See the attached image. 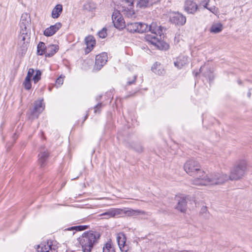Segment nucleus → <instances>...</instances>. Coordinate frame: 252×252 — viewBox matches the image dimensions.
I'll return each mask as SVG.
<instances>
[{
  "mask_svg": "<svg viewBox=\"0 0 252 252\" xmlns=\"http://www.w3.org/2000/svg\"><path fill=\"white\" fill-rule=\"evenodd\" d=\"M184 8L188 13L194 14L197 9V5L194 1L187 0L185 2Z\"/></svg>",
  "mask_w": 252,
  "mask_h": 252,
  "instance_id": "12",
  "label": "nucleus"
},
{
  "mask_svg": "<svg viewBox=\"0 0 252 252\" xmlns=\"http://www.w3.org/2000/svg\"><path fill=\"white\" fill-rule=\"evenodd\" d=\"M99 237L100 235L98 232L90 231L84 232L79 237L78 240L82 246L83 252H91Z\"/></svg>",
  "mask_w": 252,
  "mask_h": 252,
  "instance_id": "5",
  "label": "nucleus"
},
{
  "mask_svg": "<svg viewBox=\"0 0 252 252\" xmlns=\"http://www.w3.org/2000/svg\"><path fill=\"white\" fill-rule=\"evenodd\" d=\"M44 109V105L43 103V100L36 101L34 103V108L32 112V115L34 118H37L39 114L42 112Z\"/></svg>",
  "mask_w": 252,
  "mask_h": 252,
  "instance_id": "13",
  "label": "nucleus"
},
{
  "mask_svg": "<svg viewBox=\"0 0 252 252\" xmlns=\"http://www.w3.org/2000/svg\"><path fill=\"white\" fill-rule=\"evenodd\" d=\"M87 116H88L87 115L86 116L85 119L87 118Z\"/></svg>",
  "mask_w": 252,
  "mask_h": 252,
  "instance_id": "43",
  "label": "nucleus"
},
{
  "mask_svg": "<svg viewBox=\"0 0 252 252\" xmlns=\"http://www.w3.org/2000/svg\"><path fill=\"white\" fill-rule=\"evenodd\" d=\"M30 41V30H21L18 36V53L23 56L27 51Z\"/></svg>",
  "mask_w": 252,
  "mask_h": 252,
  "instance_id": "6",
  "label": "nucleus"
},
{
  "mask_svg": "<svg viewBox=\"0 0 252 252\" xmlns=\"http://www.w3.org/2000/svg\"><path fill=\"white\" fill-rule=\"evenodd\" d=\"M47 47L45 46V44L43 42H40L37 45V54L38 55H42L43 54L46 55Z\"/></svg>",
  "mask_w": 252,
  "mask_h": 252,
  "instance_id": "23",
  "label": "nucleus"
},
{
  "mask_svg": "<svg viewBox=\"0 0 252 252\" xmlns=\"http://www.w3.org/2000/svg\"><path fill=\"white\" fill-rule=\"evenodd\" d=\"M187 201L185 198L181 197L178 200L176 209L181 212H185L186 210Z\"/></svg>",
  "mask_w": 252,
  "mask_h": 252,
  "instance_id": "22",
  "label": "nucleus"
},
{
  "mask_svg": "<svg viewBox=\"0 0 252 252\" xmlns=\"http://www.w3.org/2000/svg\"><path fill=\"white\" fill-rule=\"evenodd\" d=\"M208 10L215 14H216L218 12V8L215 6L209 7Z\"/></svg>",
  "mask_w": 252,
  "mask_h": 252,
  "instance_id": "36",
  "label": "nucleus"
},
{
  "mask_svg": "<svg viewBox=\"0 0 252 252\" xmlns=\"http://www.w3.org/2000/svg\"><path fill=\"white\" fill-rule=\"evenodd\" d=\"M179 35H178V36H175V42H176L177 43L179 42Z\"/></svg>",
  "mask_w": 252,
  "mask_h": 252,
  "instance_id": "40",
  "label": "nucleus"
},
{
  "mask_svg": "<svg viewBox=\"0 0 252 252\" xmlns=\"http://www.w3.org/2000/svg\"><path fill=\"white\" fill-rule=\"evenodd\" d=\"M122 213V210L120 209L111 208L105 212L101 214L99 216L104 217L105 219H108L110 218L115 217L120 215Z\"/></svg>",
  "mask_w": 252,
  "mask_h": 252,
  "instance_id": "10",
  "label": "nucleus"
},
{
  "mask_svg": "<svg viewBox=\"0 0 252 252\" xmlns=\"http://www.w3.org/2000/svg\"><path fill=\"white\" fill-rule=\"evenodd\" d=\"M85 42L87 45L86 53H89L93 49L95 44V40L94 36L89 35L86 37Z\"/></svg>",
  "mask_w": 252,
  "mask_h": 252,
  "instance_id": "16",
  "label": "nucleus"
},
{
  "mask_svg": "<svg viewBox=\"0 0 252 252\" xmlns=\"http://www.w3.org/2000/svg\"><path fill=\"white\" fill-rule=\"evenodd\" d=\"M57 247L52 241L41 243L37 247L38 252H57Z\"/></svg>",
  "mask_w": 252,
  "mask_h": 252,
  "instance_id": "7",
  "label": "nucleus"
},
{
  "mask_svg": "<svg viewBox=\"0 0 252 252\" xmlns=\"http://www.w3.org/2000/svg\"><path fill=\"white\" fill-rule=\"evenodd\" d=\"M102 107V104L101 103H98L94 106V111L95 113H99L100 112V109Z\"/></svg>",
  "mask_w": 252,
  "mask_h": 252,
  "instance_id": "34",
  "label": "nucleus"
},
{
  "mask_svg": "<svg viewBox=\"0 0 252 252\" xmlns=\"http://www.w3.org/2000/svg\"><path fill=\"white\" fill-rule=\"evenodd\" d=\"M132 148L137 152L140 153L143 151V147L140 144H136Z\"/></svg>",
  "mask_w": 252,
  "mask_h": 252,
  "instance_id": "31",
  "label": "nucleus"
},
{
  "mask_svg": "<svg viewBox=\"0 0 252 252\" xmlns=\"http://www.w3.org/2000/svg\"><path fill=\"white\" fill-rule=\"evenodd\" d=\"M247 95H248V97L249 98H250L251 97V93L250 92V91H249V92L247 94Z\"/></svg>",
  "mask_w": 252,
  "mask_h": 252,
  "instance_id": "41",
  "label": "nucleus"
},
{
  "mask_svg": "<svg viewBox=\"0 0 252 252\" xmlns=\"http://www.w3.org/2000/svg\"><path fill=\"white\" fill-rule=\"evenodd\" d=\"M222 30V26L220 24L213 25L211 28L210 32L213 33H219Z\"/></svg>",
  "mask_w": 252,
  "mask_h": 252,
  "instance_id": "26",
  "label": "nucleus"
},
{
  "mask_svg": "<svg viewBox=\"0 0 252 252\" xmlns=\"http://www.w3.org/2000/svg\"><path fill=\"white\" fill-rule=\"evenodd\" d=\"M59 50L58 46L56 45L51 44L47 47L46 57H51L53 56Z\"/></svg>",
  "mask_w": 252,
  "mask_h": 252,
  "instance_id": "20",
  "label": "nucleus"
},
{
  "mask_svg": "<svg viewBox=\"0 0 252 252\" xmlns=\"http://www.w3.org/2000/svg\"><path fill=\"white\" fill-rule=\"evenodd\" d=\"M126 213L128 216H135L140 215H147V213L146 212L140 210H133L129 209L126 211Z\"/></svg>",
  "mask_w": 252,
  "mask_h": 252,
  "instance_id": "24",
  "label": "nucleus"
},
{
  "mask_svg": "<svg viewBox=\"0 0 252 252\" xmlns=\"http://www.w3.org/2000/svg\"><path fill=\"white\" fill-rule=\"evenodd\" d=\"M188 58L186 56H180L177 61L174 62V65L178 68H181L184 65L187 63Z\"/></svg>",
  "mask_w": 252,
  "mask_h": 252,
  "instance_id": "21",
  "label": "nucleus"
},
{
  "mask_svg": "<svg viewBox=\"0 0 252 252\" xmlns=\"http://www.w3.org/2000/svg\"><path fill=\"white\" fill-rule=\"evenodd\" d=\"M88 228V226L87 225H78L71 227L70 228H68V230H75L76 231H82L85 230Z\"/></svg>",
  "mask_w": 252,
  "mask_h": 252,
  "instance_id": "28",
  "label": "nucleus"
},
{
  "mask_svg": "<svg viewBox=\"0 0 252 252\" xmlns=\"http://www.w3.org/2000/svg\"><path fill=\"white\" fill-rule=\"evenodd\" d=\"M63 77L62 76H60L57 80H56V85L57 86H60L63 84Z\"/></svg>",
  "mask_w": 252,
  "mask_h": 252,
  "instance_id": "35",
  "label": "nucleus"
},
{
  "mask_svg": "<svg viewBox=\"0 0 252 252\" xmlns=\"http://www.w3.org/2000/svg\"><path fill=\"white\" fill-rule=\"evenodd\" d=\"M63 12V5L61 4H57L53 9L51 16L54 19L58 18Z\"/></svg>",
  "mask_w": 252,
  "mask_h": 252,
  "instance_id": "19",
  "label": "nucleus"
},
{
  "mask_svg": "<svg viewBox=\"0 0 252 252\" xmlns=\"http://www.w3.org/2000/svg\"><path fill=\"white\" fill-rule=\"evenodd\" d=\"M133 0H120L117 4V8L112 15L114 26L117 29H123L126 27L125 21L121 13L128 18L134 17V11L132 9Z\"/></svg>",
  "mask_w": 252,
  "mask_h": 252,
  "instance_id": "3",
  "label": "nucleus"
},
{
  "mask_svg": "<svg viewBox=\"0 0 252 252\" xmlns=\"http://www.w3.org/2000/svg\"><path fill=\"white\" fill-rule=\"evenodd\" d=\"M159 67L160 63L157 62L153 65L152 67V70L156 74H161L162 73V71H163V70H161L160 68L158 69V68Z\"/></svg>",
  "mask_w": 252,
  "mask_h": 252,
  "instance_id": "27",
  "label": "nucleus"
},
{
  "mask_svg": "<svg viewBox=\"0 0 252 252\" xmlns=\"http://www.w3.org/2000/svg\"><path fill=\"white\" fill-rule=\"evenodd\" d=\"M184 168L187 173L194 176L191 181L193 185L199 186L214 185L215 172L206 174L200 169L199 163L194 159L188 160Z\"/></svg>",
  "mask_w": 252,
  "mask_h": 252,
  "instance_id": "2",
  "label": "nucleus"
},
{
  "mask_svg": "<svg viewBox=\"0 0 252 252\" xmlns=\"http://www.w3.org/2000/svg\"><path fill=\"white\" fill-rule=\"evenodd\" d=\"M107 59V54L106 53H102L97 55L95 57V63L94 69L96 71L99 70L106 63Z\"/></svg>",
  "mask_w": 252,
  "mask_h": 252,
  "instance_id": "9",
  "label": "nucleus"
},
{
  "mask_svg": "<svg viewBox=\"0 0 252 252\" xmlns=\"http://www.w3.org/2000/svg\"><path fill=\"white\" fill-rule=\"evenodd\" d=\"M102 252H115L111 241H108L104 245Z\"/></svg>",
  "mask_w": 252,
  "mask_h": 252,
  "instance_id": "25",
  "label": "nucleus"
},
{
  "mask_svg": "<svg viewBox=\"0 0 252 252\" xmlns=\"http://www.w3.org/2000/svg\"><path fill=\"white\" fill-rule=\"evenodd\" d=\"M160 0H139L137 6L140 8L148 7L158 2Z\"/></svg>",
  "mask_w": 252,
  "mask_h": 252,
  "instance_id": "18",
  "label": "nucleus"
},
{
  "mask_svg": "<svg viewBox=\"0 0 252 252\" xmlns=\"http://www.w3.org/2000/svg\"><path fill=\"white\" fill-rule=\"evenodd\" d=\"M41 73L40 71L37 70L36 72V74L34 75V76L33 77V80L35 83L37 82L40 79V76H41Z\"/></svg>",
  "mask_w": 252,
  "mask_h": 252,
  "instance_id": "30",
  "label": "nucleus"
},
{
  "mask_svg": "<svg viewBox=\"0 0 252 252\" xmlns=\"http://www.w3.org/2000/svg\"><path fill=\"white\" fill-rule=\"evenodd\" d=\"M31 78H32V77H30L28 75H27V76H26L25 80L31 81Z\"/></svg>",
  "mask_w": 252,
  "mask_h": 252,
  "instance_id": "39",
  "label": "nucleus"
},
{
  "mask_svg": "<svg viewBox=\"0 0 252 252\" xmlns=\"http://www.w3.org/2000/svg\"><path fill=\"white\" fill-rule=\"evenodd\" d=\"M23 85L25 89L29 90L31 88V81L25 80L23 82Z\"/></svg>",
  "mask_w": 252,
  "mask_h": 252,
  "instance_id": "32",
  "label": "nucleus"
},
{
  "mask_svg": "<svg viewBox=\"0 0 252 252\" xmlns=\"http://www.w3.org/2000/svg\"><path fill=\"white\" fill-rule=\"evenodd\" d=\"M197 74H198V73H197V72H196V73H195V76H196V75H197Z\"/></svg>",
  "mask_w": 252,
  "mask_h": 252,
  "instance_id": "42",
  "label": "nucleus"
},
{
  "mask_svg": "<svg viewBox=\"0 0 252 252\" xmlns=\"http://www.w3.org/2000/svg\"><path fill=\"white\" fill-rule=\"evenodd\" d=\"M247 170L246 161H240L231 169L229 176L222 172H215L214 185H222L229 180H238L244 176Z\"/></svg>",
  "mask_w": 252,
  "mask_h": 252,
  "instance_id": "4",
  "label": "nucleus"
},
{
  "mask_svg": "<svg viewBox=\"0 0 252 252\" xmlns=\"http://www.w3.org/2000/svg\"><path fill=\"white\" fill-rule=\"evenodd\" d=\"M49 153L48 151L43 150H41L40 153L38 155V162L41 167L44 166L47 159L48 157Z\"/></svg>",
  "mask_w": 252,
  "mask_h": 252,
  "instance_id": "17",
  "label": "nucleus"
},
{
  "mask_svg": "<svg viewBox=\"0 0 252 252\" xmlns=\"http://www.w3.org/2000/svg\"><path fill=\"white\" fill-rule=\"evenodd\" d=\"M34 72V69L33 68H30L28 71L27 75L30 76V77H32Z\"/></svg>",
  "mask_w": 252,
  "mask_h": 252,
  "instance_id": "37",
  "label": "nucleus"
},
{
  "mask_svg": "<svg viewBox=\"0 0 252 252\" xmlns=\"http://www.w3.org/2000/svg\"><path fill=\"white\" fill-rule=\"evenodd\" d=\"M107 30L106 28H103L98 32V35L99 37L104 38L107 36Z\"/></svg>",
  "mask_w": 252,
  "mask_h": 252,
  "instance_id": "29",
  "label": "nucleus"
},
{
  "mask_svg": "<svg viewBox=\"0 0 252 252\" xmlns=\"http://www.w3.org/2000/svg\"><path fill=\"white\" fill-rule=\"evenodd\" d=\"M170 20L172 23L179 26L184 25L186 22V17L182 14L177 13H175L170 17Z\"/></svg>",
  "mask_w": 252,
  "mask_h": 252,
  "instance_id": "11",
  "label": "nucleus"
},
{
  "mask_svg": "<svg viewBox=\"0 0 252 252\" xmlns=\"http://www.w3.org/2000/svg\"><path fill=\"white\" fill-rule=\"evenodd\" d=\"M30 16L26 13L23 14L20 22L21 30H30Z\"/></svg>",
  "mask_w": 252,
  "mask_h": 252,
  "instance_id": "15",
  "label": "nucleus"
},
{
  "mask_svg": "<svg viewBox=\"0 0 252 252\" xmlns=\"http://www.w3.org/2000/svg\"><path fill=\"white\" fill-rule=\"evenodd\" d=\"M136 78V76H133V79L131 81H128L127 82V85H130L134 83L135 81Z\"/></svg>",
  "mask_w": 252,
  "mask_h": 252,
  "instance_id": "38",
  "label": "nucleus"
},
{
  "mask_svg": "<svg viewBox=\"0 0 252 252\" xmlns=\"http://www.w3.org/2000/svg\"><path fill=\"white\" fill-rule=\"evenodd\" d=\"M210 2V0H203L201 1L200 4L202 5L204 8H206L208 9L209 7V3Z\"/></svg>",
  "mask_w": 252,
  "mask_h": 252,
  "instance_id": "33",
  "label": "nucleus"
},
{
  "mask_svg": "<svg viewBox=\"0 0 252 252\" xmlns=\"http://www.w3.org/2000/svg\"><path fill=\"white\" fill-rule=\"evenodd\" d=\"M61 27L62 24L61 23H57L55 25L46 28L43 32V34L46 36H52L61 28Z\"/></svg>",
  "mask_w": 252,
  "mask_h": 252,
  "instance_id": "14",
  "label": "nucleus"
},
{
  "mask_svg": "<svg viewBox=\"0 0 252 252\" xmlns=\"http://www.w3.org/2000/svg\"><path fill=\"white\" fill-rule=\"evenodd\" d=\"M126 237L123 233H119L117 235V241L120 250L123 252H127L130 247L126 243Z\"/></svg>",
  "mask_w": 252,
  "mask_h": 252,
  "instance_id": "8",
  "label": "nucleus"
},
{
  "mask_svg": "<svg viewBox=\"0 0 252 252\" xmlns=\"http://www.w3.org/2000/svg\"><path fill=\"white\" fill-rule=\"evenodd\" d=\"M126 28L130 32L143 33L150 32V34L145 35V40L160 50H167L169 48L168 44L161 40V36L163 33V28L158 26L156 22H153L148 26L143 23H128Z\"/></svg>",
  "mask_w": 252,
  "mask_h": 252,
  "instance_id": "1",
  "label": "nucleus"
}]
</instances>
